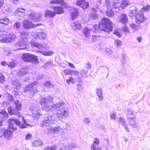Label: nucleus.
Wrapping results in <instances>:
<instances>
[{
  "label": "nucleus",
  "mask_w": 150,
  "mask_h": 150,
  "mask_svg": "<svg viewBox=\"0 0 150 150\" xmlns=\"http://www.w3.org/2000/svg\"><path fill=\"white\" fill-rule=\"evenodd\" d=\"M56 149V146L53 147H47L44 148V150H55Z\"/></svg>",
  "instance_id": "nucleus-61"
},
{
  "label": "nucleus",
  "mask_w": 150,
  "mask_h": 150,
  "mask_svg": "<svg viewBox=\"0 0 150 150\" xmlns=\"http://www.w3.org/2000/svg\"><path fill=\"white\" fill-rule=\"evenodd\" d=\"M71 70L69 69H66L64 70L63 72L65 75H68L71 74Z\"/></svg>",
  "instance_id": "nucleus-60"
},
{
  "label": "nucleus",
  "mask_w": 150,
  "mask_h": 150,
  "mask_svg": "<svg viewBox=\"0 0 150 150\" xmlns=\"http://www.w3.org/2000/svg\"><path fill=\"white\" fill-rule=\"evenodd\" d=\"M31 45L34 47H36L38 48L40 50H44L46 48L45 45H42L37 42H35L33 41H30Z\"/></svg>",
  "instance_id": "nucleus-19"
},
{
  "label": "nucleus",
  "mask_w": 150,
  "mask_h": 150,
  "mask_svg": "<svg viewBox=\"0 0 150 150\" xmlns=\"http://www.w3.org/2000/svg\"><path fill=\"white\" fill-rule=\"evenodd\" d=\"M44 85L45 86L48 88H51L54 87V85L49 81H46L44 83Z\"/></svg>",
  "instance_id": "nucleus-43"
},
{
  "label": "nucleus",
  "mask_w": 150,
  "mask_h": 150,
  "mask_svg": "<svg viewBox=\"0 0 150 150\" xmlns=\"http://www.w3.org/2000/svg\"><path fill=\"white\" fill-rule=\"evenodd\" d=\"M13 87L16 89H19L21 86L20 81L18 80H13L12 81Z\"/></svg>",
  "instance_id": "nucleus-23"
},
{
  "label": "nucleus",
  "mask_w": 150,
  "mask_h": 150,
  "mask_svg": "<svg viewBox=\"0 0 150 150\" xmlns=\"http://www.w3.org/2000/svg\"><path fill=\"white\" fill-rule=\"evenodd\" d=\"M129 125L132 127H137L138 126V123L136 117H134L127 119Z\"/></svg>",
  "instance_id": "nucleus-21"
},
{
  "label": "nucleus",
  "mask_w": 150,
  "mask_h": 150,
  "mask_svg": "<svg viewBox=\"0 0 150 150\" xmlns=\"http://www.w3.org/2000/svg\"><path fill=\"white\" fill-rule=\"evenodd\" d=\"M30 110L32 111V117L35 120H38L41 116V114L38 111V110L35 106H31Z\"/></svg>",
  "instance_id": "nucleus-14"
},
{
  "label": "nucleus",
  "mask_w": 150,
  "mask_h": 150,
  "mask_svg": "<svg viewBox=\"0 0 150 150\" xmlns=\"http://www.w3.org/2000/svg\"><path fill=\"white\" fill-rule=\"evenodd\" d=\"M23 24V27L25 29H29L31 28H34L41 25L40 24H37L36 25L33 24L31 22L28 20H24Z\"/></svg>",
  "instance_id": "nucleus-12"
},
{
  "label": "nucleus",
  "mask_w": 150,
  "mask_h": 150,
  "mask_svg": "<svg viewBox=\"0 0 150 150\" xmlns=\"http://www.w3.org/2000/svg\"><path fill=\"white\" fill-rule=\"evenodd\" d=\"M82 86L80 84H77V89L80 92H82L83 91Z\"/></svg>",
  "instance_id": "nucleus-56"
},
{
  "label": "nucleus",
  "mask_w": 150,
  "mask_h": 150,
  "mask_svg": "<svg viewBox=\"0 0 150 150\" xmlns=\"http://www.w3.org/2000/svg\"><path fill=\"white\" fill-rule=\"evenodd\" d=\"M25 11L26 9L23 8H18L16 9L14 12V14L16 15H18L20 13L22 14V16H23L26 14L25 12Z\"/></svg>",
  "instance_id": "nucleus-29"
},
{
  "label": "nucleus",
  "mask_w": 150,
  "mask_h": 150,
  "mask_svg": "<svg viewBox=\"0 0 150 150\" xmlns=\"http://www.w3.org/2000/svg\"><path fill=\"white\" fill-rule=\"evenodd\" d=\"M149 9H150V5H147L146 6H144L143 8L141 9V12H142L144 11H147Z\"/></svg>",
  "instance_id": "nucleus-53"
},
{
  "label": "nucleus",
  "mask_w": 150,
  "mask_h": 150,
  "mask_svg": "<svg viewBox=\"0 0 150 150\" xmlns=\"http://www.w3.org/2000/svg\"><path fill=\"white\" fill-rule=\"evenodd\" d=\"M4 54L6 56H10L12 54L11 51L8 49H6L4 51Z\"/></svg>",
  "instance_id": "nucleus-49"
},
{
  "label": "nucleus",
  "mask_w": 150,
  "mask_h": 150,
  "mask_svg": "<svg viewBox=\"0 0 150 150\" xmlns=\"http://www.w3.org/2000/svg\"><path fill=\"white\" fill-rule=\"evenodd\" d=\"M16 36L13 34H10L7 37V33L3 29L0 28V42L8 43L16 39Z\"/></svg>",
  "instance_id": "nucleus-5"
},
{
  "label": "nucleus",
  "mask_w": 150,
  "mask_h": 150,
  "mask_svg": "<svg viewBox=\"0 0 150 150\" xmlns=\"http://www.w3.org/2000/svg\"><path fill=\"white\" fill-rule=\"evenodd\" d=\"M41 16V14L38 15L37 14L33 12L30 14L29 18L30 19L34 21L39 22L40 20Z\"/></svg>",
  "instance_id": "nucleus-17"
},
{
  "label": "nucleus",
  "mask_w": 150,
  "mask_h": 150,
  "mask_svg": "<svg viewBox=\"0 0 150 150\" xmlns=\"http://www.w3.org/2000/svg\"><path fill=\"white\" fill-rule=\"evenodd\" d=\"M99 69L103 73H105L107 71L109 72V70L108 68L105 66L100 67Z\"/></svg>",
  "instance_id": "nucleus-40"
},
{
  "label": "nucleus",
  "mask_w": 150,
  "mask_h": 150,
  "mask_svg": "<svg viewBox=\"0 0 150 150\" xmlns=\"http://www.w3.org/2000/svg\"><path fill=\"white\" fill-rule=\"evenodd\" d=\"M53 65V62L51 61L46 62L43 66L45 68H47L48 67H50Z\"/></svg>",
  "instance_id": "nucleus-44"
},
{
  "label": "nucleus",
  "mask_w": 150,
  "mask_h": 150,
  "mask_svg": "<svg viewBox=\"0 0 150 150\" xmlns=\"http://www.w3.org/2000/svg\"><path fill=\"white\" fill-rule=\"evenodd\" d=\"M55 15V13L50 11L48 10L45 11V16L46 17H53Z\"/></svg>",
  "instance_id": "nucleus-36"
},
{
  "label": "nucleus",
  "mask_w": 150,
  "mask_h": 150,
  "mask_svg": "<svg viewBox=\"0 0 150 150\" xmlns=\"http://www.w3.org/2000/svg\"><path fill=\"white\" fill-rule=\"evenodd\" d=\"M71 75L74 76H78L79 75V72L78 71H77L72 70L71 71Z\"/></svg>",
  "instance_id": "nucleus-59"
},
{
  "label": "nucleus",
  "mask_w": 150,
  "mask_h": 150,
  "mask_svg": "<svg viewBox=\"0 0 150 150\" xmlns=\"http://www.w3.org/2000/svg\"><path fill=\"white\" fill-rule=\"evenodd\" d=\"M112 23L109 19L106 18H102L99 24L98 30L100 29L101 30L109 33L112 31Z\"/></svg>",
  "instance_id": "nucleus-4"
},
{
  "label": "nucleus",
  "mask_w": 150,
  "mask_h": 150,
  "mask_svg": "<svg viewBox=\"0 0 150 150\" xmlns=\"http://www.w3.org/2000/svg\"><path fill=\"white\" fill-rule=\"evenodd\" d=\"M14 27L17 29H19L20 27V23L19 22H16L13 25Z\"/></svg>",
  "instance_id": "nucleus-58"
},
{
  "label": "nucleus",
  "mask_w": 150,
  "mask_h": 150,
  "mask_svg": "<svg viewBox=\"0 0 150 150\" xmlns=\"http://www.w3.org/2000/svg\"><path fill=\"white\" fill-rule=\"evenodd\" d=\"M71 25L72 29L76 31L80 30L81 28V24L79 21L72 23Z\"/></svg>",
  "instance_id": "nucleus-26"
},
{
  "label": "nucleus",
  "mask_w": 150,
  "mask_h": 150,
  "mask_svg": "<svg viewBox=\"0 0 150 150\" xmlns=\"http://www.w3.org/2000/svg\"><path fill=\"white\" fill-rule=\"evenodd\" d=\"M33 33H31V38L33 39L35 38L37 39L38 38L40 39H44L46 38L47 34L43 30H42L40 32H38L37 34L33 35Z\"/></svg>",
  "instance_id": "nucleus-10"
},
{
  "label": "nucleus",
  "mask_w": 150,
  "mask_h": 150,
  "mask_svg": "<svg viewBox=\"0 0 150 150\" xmlns=\"http://www.w3.org/2000/svg\"><path fill=\"white\" fill-rule=\"evenodd\" d=\"M42 144V141L40 140H35L32 144V146L35 147H38Z\"/></svg>",
  "instance_id": "nucleus-39"
},
{
  "label": "nucleus",
  "mask_w": 150,
  "mask_h": 150,
  "mask_svg": "<svg viewBox=\"0 0 150 150\" xmlns=\"http://www.w3.org/2000/svg\"><path fill=\"white\" fill-rule=\"evenodd\" d=\"M100 143L99 139L97 138H95L94 139L93 144L91 146V150H96V149H98V146Z\"/></svg>",
  "instance_id": "nucleus-22"
},
{
  "label": "nucleus",
  "mask_w": 150,
  "mask_h": 150,
  "mask_svg": "<svg viewBox=\"0 0 150 150\" xmlns=\"http://www.w3.org/2000/svg\"><path fill=\"white\" fill-rule=\"evenodd\" d=\"M98 30V25H93L91 30L87 27L84 28L83 31V33L86 37L88 38L89 37L91 33L92 32H97Z\"/></svg>",
  "instance_id": "nucleus-9"
},
{
  "label": "nucleus",
  "mask_w": 150,
  "mask_h": 150,
  "mask_svg": "<svg viewBox=\"0 0 150 150\" xmlns=\"http://www.w3.org/2000/svg\"><path fill=\"white\" fill-rule=\"evenodd\" d=\"M130 27L134 30L135 31L139 28V27L138 26L136 25L135 24L132 23L130 25Z\"/></svg>",
  "instance_id": "nucleus-50"
},
{
  "label": "nucleus",
  "mask_w": 150,
  "mask_h": 150,
  "mask_svg": "<svg viewBox=\"0 0 150 150\" xmlns=\"http://www.w3.org/2000/svg\"><path fill=\"white\" fill-rule=\"evenodd\" d=\"M22 119L23 123L21 125V124L20 122L17 119L13 118H11L9 119L8 121L9 124V128L12 129L13 131L16 130V128L14 126V125H18L21 129L27 128V126L29 125L26 123V121L25 120L23 116L22 117Z\"/></svg>",
  "instance_id": "nucleus-3"
},
{
  "label": "nucleus",
  "mask_w": 150,
  "mask_h": 150,
  "mask_svg": "<svg viewBox=\"0 0 150 150\" xmlns=\"http://www.w3.org/2000/svg\"><path fill=\"white\" fill-rule=\"evenodd\" d=\"M100 37L99 36L93 35L92 40L93 42L98 41Z\"/></svg>",
  "instance_id": "nucleus-55"
},
{
  "label": "nucleus",
  "mask_w": 150,
  "mask_h": 150,
  "mask_svg": "<svg viewBox=\"0 0 150 150\" xmlns=\"http://www.w3.org/2000/svg\"><path fill=\"white\" fill-rule=\"evenodd\" d=\"M50 4H60L65 8H67L68 7L67 4L64 2V0H52L50 1Z\"/></svg>",
  "instance_id": "nucleus-20"
},
{
  "label": "nucleus",
  "mask_w": 150,
  "mask_h": 150,
  "mask_svg": "<svg viewBox=\"0 0 150 150\" xmlns=\"http://www.w3.org/2000/svg\"><path fill=\"white\" fill-rule=\"evenodd\" d=\"M120 123L122 124L124 127L125 129L128 132H130L129 129L128 127V125L125 121L124 119L122 117H120L119 120Z\"/></svg>",
  "instance_id": "nucleus-25"
},
{
  "label": "nucleus",
  "mask_w": 150,
  "mask_h": 150,
  "mask_svg": "<svg viewBox=\"0 0 150 150\" xmlns=\"http://www.w3.org/2000/svg\"><path fill=\"white\" fill-rule=\"evenodd\" d=\"M8 113L11 115H15L19 117H20L21 115L19 111L14 107H9L8 108Z\"/></svg>",
  "instance_id": "nucleus-16"
},
{
  "label": "nucleus",
  "mask_w": 150,
  "mask_h": 150,
  "mask_svg": "<svg viewBox=\"0 0 150 150\" xmlns=\"http://www.w3.org/2000/svg\"><path fill=\"white\" fill-rule=\"evenodd\" d=\"M130 13L135 16L136 21L137 23L140 24L144 20V16L142 13H138V11L137 9L131 11Z\"/></svg>",
  "instance_id": "nucleus-7"
},
{
  "label": "nucleus",
  "mask_w": 150,
  "mask_h": 150,
  "mask_svg": "<svg viewBox=\"0 0 150 150\" xmlns=\"http://www.w3.org/2000/svg\"><path fill=\"white\" fill-rule=\"evenodd\" d=\"M21 38L15 45L16 48L15 51L21 50H26L28 49V33L25 31H22L19 33Z\"/></svg>",
  "instance_id": "nucleus-2"
},
{
  "label": "nucleus",
  "mask_w": 150,
  "mask_h": 150,
  "mask_svg": "<svg viewBox=\"0 0 150 150\" xmlns=\"http://www.w3.org/2000/svg\"><path fill=\"white\" fill-rule=\"evenodd\" d=\"M85 66L88 70L90 69L91 68V63L90 62H88L86 64Z\"/></svg>",
  "instance_id": "nucleus-62"
},
{
  "label": "nucleus",
  "mask_w": 150,
  "mask_h": 150,
  "mask_svg": "<svg viewBox=\"0 0 150 150\" xmlns=\"http://www.w3.org/2000/svg\"><path fill=\"white\" fill-rule=\"evenodd\" d=\"M1 64L4 67L8 66V67H11V68L14 67L15 66V64L13 62L7 63L5 61L2 62Z\"/></svg>",
  "instance_id": "nucleus-33"
},
{
  "label": "nucleus",
  "mask_w": 150,
  "mask_h": 150,
  "mask_svg": "<svg viewBox=\"0 0 150 150\" xmlns=\"http://www.w3.org/2000/svg\"><path fill=\"white\" fill-rule=\"evenodd\" d=\"M114 44L115 46L118 47L122 45V42L120 40L116 39L114 41Z\"/></svg>",
  "instance_id": "nucleus-47"
},
{
  "label": "nucleus",
  "mask_w": 150,
  "mask_h": 150,
  "mask_svg": "<svg viewBox=\"0 0 150 150\" xmlns=\"http://www.w3.org/2000/svg\"><path fill=\"white\" fill-rule=\"evenodd\" d=\"M79 12L78 9L74 8L73 12L71 13V19L74 20L79 15Z\"/></svg>",
  "instance_id": "nucleus-28"
},
{
  "label": "nucleus",
  "mask_w": 150,
  "mask_h": 150,
  "mask_svg": "<svg viewBox=\"0 0 150 150\" xmlns=\"http://www.w3.org/2000/svg\"><path fill=\"white\" fill-rule=\"evenodd\" d=\"M80 74L81 75L84 77H88V76L87 75L88 73V71H85L83 69H81V70L80 71Z\"/></svg>",
  "instance_id": "nucleus-48"
},
{
  "label": "nucleus",
  "mask_w": 150,
  "mask_h": 150,
  "mask_svg": "<svg viewBox=\"0 0 150 150\" xmlns=\"http://www.w3.org/2000/svg\"><path fill=\"white\" fill-rule=\"evenodd\" d=\"M76 4L82 8L83 10L87 9L89 6V4L85 0H77L76 2Z\"/></svg>",
  "instance_id": "nucleus-15"
},
{
  "label": "nucleus",
  "mask_w": 150,
  "mask_h": 150,
  "mask_svg": "<svg viewBox=\"0 0 150 150\" xmlns=\"http://www.w3.org/2000/svg\"><path fill=\"white\" fill-rule=\"evenodd\" d=\"M48 131H47V133L51 134L54 133H58L60 130V128L59 126H56L53 127L51 126V127L48 128Z\"/></svg>",
  "instance_id": "nucleus-18"
},
{
  "label": "nucleus",
  "mask_w": 150,
  "mask_h": 150,
  "mask_svg": "<svg viewBox=\"0 0 150 150\" xmlns=\"http://www.w3.org/2000/svg\"><path fill=\"white\" fill-rule=\"evenodd\" d=\"M90 17L92 19L94 20H96L98 18V16L95 13H91L90 14Z\"/></svg>",
  "instance_id": "nucleus-52"
},
{
  "label": "nucleus",
  "mask_w": 150,
  "mask_h": 150,
  "mask_svg": "<svg viewBox=\"0 0 150 150\" xmlns=\"http://www.w3.org/2000/svg\"><path fill=\"white\" fill-rule=\"evenodd\" d=\"M28 73L27 69L26 68H23L21 71H19L18 73V75L23 76L26 74Z\"/></svg>",
  "instance_id": "nucleus-38"
},
{
  "label": "nucleus",
  "mask_w": 150,
  "mask_h": 150,
  "mask_svg": "<svg viewBox=\"0 0 150 150\" xmlns=\"http://www.w3.org/2000/svg\"><path fill=\"white\" fill-rule=\"evenodd\" d=\"M53 98L50 96L41 99L40 103L42 106L43 110L49 111L52 108L57 110L56 115L57 117L55 118L53 116L48 115L46 116L41 123V126L45 127V132L47 133L48 128L51 127L52 124H57V121L61 120L67 117L69 112V109L64 107L65 104L62 102H60L55 104L53 103Z\"/></svg>",
  "instance_id": "nucleus-1"
},
{
  "label": "nucleus",
  "mask_w": 150,
  "mask_h": 150,
  "mask_svg": "<svg viewBox=\"0 0 150 150\" xmlns=\"http://www.w3.org/2000/svg\"><path fill=\"white\" fill-rule=\"evenodd\" d=\"M37 84V82H35L32 83L31 85L27 86L24 89V92L27 93L29 92L31 93V96H33L37 91V89L36 88Z\"/></svg>",
  "instance_id": "nucleus-8"
},
{
  "label": "nucleus",
  "mask_w": 150,
  "mask_h": 150,
  "mask_svg": "<svg viewBox=\"0 0 150 150\" xmlns=\"http://www.w3.org/2000/svg\"><path fill=\"white\" fill-rule=\"evenodd\" d=\"M99 8L98 7V6L97 7H96L95 6L94 8L93 7L92 8V11L95 13L96 11H97L99 10Z\"/></svg>",
  "instance_id": "nucleus-64"
},
{
  "label": "nucleus",
  "mask_w": 150,
  "mask_h": 150,
  "mask_svg": "<svg viewBox=\"0 0 150 150\" xmlns=\"http://www.w3.org/2000/svg\"><path fill=\"white\" fill-rule=\"evenodd\" d=\"M96 93L99 98V100H102L103 99V92L102 89L100 88L96 89Z\"/></svg>",
  "instance_id": "nucleus-27"
},
{
  "label": "nucleus",
  "mask_w": 150,
  "mask_h": 150,
  "mask_svg": "<svg viewBox=\"0 0 150 150\" xmlns=\"http://www.w3.org/2000/svg\"><path fill=\"white\" fill-rule=\"evenodd\" d=\"M5 97L6 99L7 100H9L10 101H12L13 100V96L10 93H6L5 94Z\"/></svg>",
  "instance_id": "nucleus-46"
},
{
  "label": "nucleus",
  "mask_w": 150,
  "mask_h": 150,
  "mask_svg": "<svg viewBox=\"0 0 150 150\" xmlns=\"http://www.w3.org/2000/svg\"><path fill=\"white\" fill-rule=\"evenodd\" d=\"M120 21L123 23H125L127 22L128 18L126 15L125 14H121L120 17Z\"/></svg>",
  "instance_id": "nucleus-31"
},
{
  "label": "nucleus",
  "mask_w": 150,
  "mask_h": 150,
  "mask_svg": "<svg viewBox=\"0 0 150 150\" xmlns=\"http://www.w3.org/2000/svg\"><path fill=\"white\" fill-rule=\"evenodd\" d=\"M22 59L25 62H31L36 63L38 62V59L36 56L28 53L23 54Z\"/></svg>",
  "instance_id": "nucleus-6"
},
{
  "label": "nucleus",
  "mask_w": 150,
  "mask_h": 150,
  "mask_svg": "<svg viewBox=\"0 0 150 150\" xmlns=\"http://www.w3.org/2000/svg\"><path fill=\"white\" fill-rule=\"evenodd\" d=\"M8 115L7 112L4 110H0V119L4 121L6 120Z\"/></svg>",
  "instance_id": "nucleus-24"
},
{
  "label": "nucleus",
  "mask_w": 150,
  "mask_h": 150,
  "mask_svg": "<svg viewBox=\"0 0 150 150\" xmlns=\"http://www.w3.org/2000/svg\"><path fill=\"white\" fill-rule=\"evenodd\" d=\"M9 21V19L7 18H0V24L7 25H8Z\"/></svg>",
  "instance_id": "nucleus-35"
},
{
  "label": "nucleus",
  "mask_w": 150,
  "mask_h": 150,
  "mask_svg": "<svg viewBox=\"0 0 150 150\" xmlns=\"http://www.w3.org/2000/svg\"><path fill=\"white\" fill-rule=\"evenodd\" d=\"M126 58V55L124 54H122L120 57V60L122 64H124L125 63Z\"/></svg>",
  "instance_id": "nucleus-45"
},
{
  "label": "nucleus",
  "mask_w": 150,
  "mask_h": 150,
  "mask_svg": "<svg viewBox=\"0 0 150 150\" xmlns=\"http://www.w3.org/2000/svg\"><path fill=\"white\" fill-rule=\"evenodd\" d=\"M127 111V119L135 117L134 112L132 109H128Z\"/></svg>",
  "instance_id": "nucleus-32"
},
{
  "label": "nucleus",
  "mask_w": 150,
  "mask_h": 150,
  "mask_svg": "<svg viewBox=\"0 0 150 150\" xmlns=\"http://www.w3.org/2000/svg\"><path fill=\"white\" fill-rule=\"evenodd\" d=\"M116 114L115 112H111L110 114V116L111 119L115 120L116 117Z\"/></svg>",
  "instance_id": "nucleus-54"
},
{
  "label": "nucleus",
  "mask_w": 150,
  "mask_h": 150,
  "mask_svg": "<svg viewBox=\"0 0 150 150\" xmlns=\"http://www.w3.org/2000/svg\"><path fill=\"white\" fill-rule=\"evenodd\" d=\"M107 7V10L105 11V14L106 15L109 17H112L114 15L113 12L111 9V7L109 6Z\"/></svg>",
  "instance_id": "nucleus-34"
},
{
  "label": "nucleus",
  "mask_w": 150,
  "mask_h": 150,
  "mask_svg": "<svg viewBox=\"0 0 150 150\" xmlns=\"http://www.w3.org/2000/svg\"><path fill=\"white\" fill-rule=\"evenodd\" d=\"M90 122L91 121L87 117H86L84 118L83 121V123L87 124H89L90 123Z\"/></svg>",
  "instance_id": "nucleus-57"
},
{
  "label": "nucleus",
  "mask_w": 150,
  "mask_h": 150,
  "mask_svg": "<svg viewBox=\"0 0 150 150\" xmlns=\"http://www.w3.org/2000/svg\"><path fill=\"white\" fill-rule=\"evenodd\" d=\"M15 105V108L19 111H20L21 108V104L20 102L18 100H16L13 103Z\"/></svg>",
  "instance_id": "nucleus-37"
},
{
  "label": "nucleus",
  "mask_w": 150,
  "mask_h": 150,
  "mask_svg": "<svg viewBox=\"0 0 150 150\" xmlns=\"http://www.w3.org/2000/svg\"><path fill=\"white\" fill-rule=\"evenodd\" d=\"M123 31L124 32L127 33H129V28L126 25H125L123 28Z\"/></svg>",
  "instance_id": "nucleus-63"
},
{
  "label": "nucleus",
  "mask_w": 150,
  "mask_h": 150,
  "mask_svg": "<svg viewBox=\"0 0 150 150\" xmlns=\"http://www.w3.org/2000/svg\"><path fill=\"white\" fill-rule=\"evenodd\" d=\"M53 8L54 10V13L57 14H60L63 13L64 12V10L61 7L57 6L53 7Z\"/></svg>",
  "instance_id": "nucleus-30"
},
{
  "label": "nucleus",
  "mask_w": 150,
  "mask_h": 150,
  "mask_svg": "<svg viewBox=\"0 0 150 150\" xmlns=\"http://www.w3.org/2000/svg\"><path fill=\"white\" fill-rule=\"evenodd\" d=\"M5 78L3 74L0 73V83L3 84L5 81Z\"/></svg>",
  "instance_id": "nucleus-51"
},
{
  "label": "nucleus",
  "mask_w": 150,
  "mask_h": 150,
  "mask_svg": "<svg viewBox=\"0 0 150 150\" xmlns=\"http://www.w3.org/2000/svg\"><path fill=\"white\" fill-rule=\"evenodd\" d=\"M0 132L2 134V135L8 139H10L12 138L13 132L9 129H0Z\"/></svg>",
  "instance_id": "nucleus-11"
},
{
  "label": "nucleus",
  "mask_w": 150,
  "mask_h": 150,
  "mask_svg": "<svg viewBox=\"0 0 150 150\" xmlns=\"http://www.w3.org/2000/svg\"><path fill=\"white\" fill-rule=\"evenodd\" d=\"M129 2L128 0H123L122 3H121V8H124L125 7L128 5Z\"/></svg>",
  "instance_id": "nucleus-41"
},
{
  "label": "nucleus",
  "mask_w": 150,
  "mask_h": 150,
  "mask_svg": "<svg viewBox=\"0 0 150 150\" xmlns=\"http://www.w3.org/2000/svg\"><path fill=\"white\" fill-rule=\"evenodd\" d=\"M38 52H41L42 54L45 56L51 55L54 53L53 51H50L48 52H42L41 51H38Z\"/></svg>",
  "instance_id": "nucleus-42"
},
{
  "label": "nucleus",
  "mask_w": 150,
  "mask_h": 150,
  "mask_svg": "<svg viewBox=\"0 0 150 150\" xmlns=\"http://www.w3.org/2000/svg\"><path fill=\"white\" fill-rule=\"evenodd\" d=\"M112 0H105V4L106 6L108 7L109 6L111 7L113 6L115 8H119V7H121V3H120L118 1L117 2H115L112 1Z\"/></svg>",
  "instance_id": "nucleus-13"
}]
</instances>
